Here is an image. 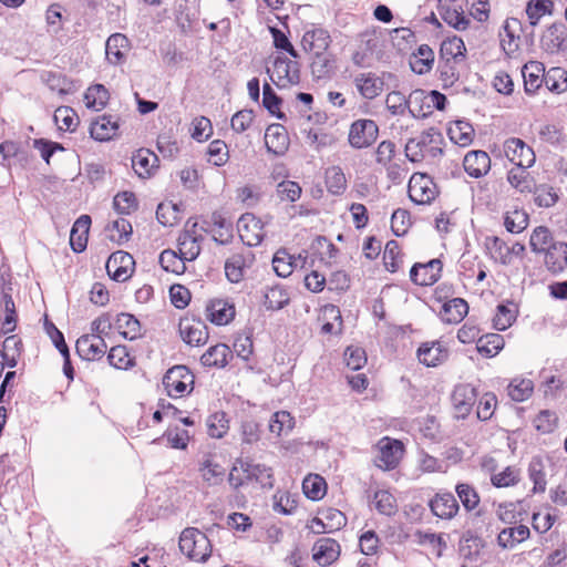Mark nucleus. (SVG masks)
Listing matches in <instances>:
<instances>
[{"label": "nucleus", "instance_id": "nucleus-47", "mask_svg": "<svg viewBox=\"0 0 567 567\" xmlns=\"http://www.w3.org/2000/svg\"><path fill=\"white\" fill-rule=\"evenodd\" d=\"M507 390L513 401L524 402L533 394L534 383L530 379L515 378L508 384Z\"/></svg>", "mask_w": 567, "mask_h": 567}, {"label": "nucleus", "instance_id": "nucleus-37", "mask_svg": "<svg viewBox=\"0 0 567 567\" xmlns=\"http://www.w3.org/2000/svg\"><path fill=\"white\" fill-rule=\"evenodd\" d=\"M466 48L461 38L452 37L441 43L440 59L462 62L465 59Z\"/></svg>", "mask_w": 567, "mask_h": 567}, {"label": "nucleus", "instance_id": "nucleus-16", "mask_svg": "<svg viewBox=\"0 0 567 567\" xmlns=\"http://www.w3.org/2000/svg\"><path fill=\"white\" fill-rule=\"evenodd\" d=\"M477 399L476 390L471 384H458L452 393V404L456 417H466Z\"/></svg>", "mask_w": 567, "mask_h": 567}, {"label": "nucleus", "instance_id": "nucleus-53", "mask_svg": "<svg viewBox=\"0 0 567 567\" xmlns=\"http://www.w3.org/2000/svg\"><path fill=\"white\" fill-rule=\"evenodd\" d=\"M544 78V84L554 93H561L567 90V72L561 68H550Z\"/></svg>", "mask_w": 567, "mask_h": 567}, {"label": "nucleus", "instance_id": "nucleus-33", "mask_svg": "<svg viewBox=\"0 0 567 567\" xmlns=\"http://www.w3.org/2000/svg\"><path fill=\"white\" fill-rule=\"evenodd\" d=\"M231 357V350L225 343H218L210 347L200 358V362L209 368H223L228 363Z\"/></svg>", "mask_w": 567, "mask_h": 567}, {"label": "nucleus", "instance_id": "nucleus-34", "mask_svg": "<svg viewBox=\"0 0 567 567\" xmlns=\"http://www.w3.org/2000/svg\"><path fill=\"white\" fill-rule=\"evenodd\" d=\"M557 238H555L551 231L545 226L536 227L529 238V246L534 252L544 254L551 248L557 243Z\"/></svg>", "mask_w": 567, "mask_h": 567}, {"label": "nucleus", "instance_id": "nucleus-28", "mask_svg": "<svg viewBox=\"0 0 567 567\" xmlns=\"http://www.w3.org/2000/svg\"><path fill=\"white\" fill-rule=\"evenodd\" d=\"M434 52L427 44H421L409 59L411 70L416 74H425L431 71L434 63Z\"/></svg>", "mask_w": 567, "mask_h": 567}, {"label": "nucleus", "instance_id": "nucleus-1", "mask_svg": "<svg viewBox=\"0 0 567 567\" xmlns=\"http://www.w3.org/2000/svg\"><path fill=\"white\" fill-rule=\"evenodd\" d=\"M179 549L189 559L204 563L212 555V544L208 537L197 528H185L179 537Z\"/></svg>", "mask_w": 567, "mask_h": 567}, {"label": "nucleus", "instance_id": "nucleus-27", "mask_svg": "<svg viewBox=\"0 0 567 567\" xmlns=\"http://www.w3.org/2000/svg\"><path fill=\"white\" fill-rule=\"evenodd\" d=\"M91 225L89 215L80 216L72 226L70 233V245L75 252H82L86 248L87 235Z\"/></svg>", "mask_w": 567, "mask_h": 567}, {"label": "nucleus", "instance_id": "nucleus-36", "mask_svg": "<svg viewBox=\"0 0 567 567\" xmlns=\"http://www.w3.org/2000/svg\"><path fill=\"white\" fill-rule=\"evenodd\" d=\"M157 156L148 150H138L132 157V167L140 177L150 176L156 166Z\"/></svg>", "mask_w": 567, "mask_h": 567}, {"label": "nucleus", "instance_id": "nucleus-31", "mask_svg": "<svg viewBox=\"0 0 567 567\" xmlns=\"http://www.w3.org/2000/svg\"><path fill=\"white\" fill-rule=\"evenodd\" d=\"M408 103L409 113L415 118L426 117L432 113L430 105V92L427 93L420 89L414 90L410 93Z\"/></svg>", "mask_w": 567, "mask_h": 567}, {"label": "nucleus", "instance_id": "nucleus-56", "mask_svg": "<svg viewBox=\"0 0 567 567\" xmlns=\"http://www.w3.org/2000/svg\"><path fill=\"white\" fill-rule=\"evenodd\" d=\"M312 249L319 256L320 261L331 265L338 256V248L326 237L319 236L312 244Z\"/></svg>", "mask_w": 567, "mask_h": 567}, {"label": "nucleus", "instance_id": "nucleus-18", "mask_svg": "<svg viewBox=\"0 0 567 567\" xmlns=\"http://www.w3.org/2000/svg\"><path fill=\"white\" fill-rule=\"evenodd\" d=\"M429 506L432 514L441 519H452L460 509L456 498L450 492L436 493Z\"/></svg>", "mask_w": 567, "mask_h": 567}, {"label": "nucleus", "instance_id": "nucleus-54", "mask_svg": "<svg viewBox=\"0 0 567 567\" xmlns=\"http://www.w3.org/2000/svg\"><path fill=\"white\" fill-rule=\"evenodd\" d=\"M528 167L516 166L507 174L508 183L520 193L532 192L533 178L527 172Z\"/></svg>", "mask_w": 567, "mask_h": 567}, {"label": "nucleus", "instance_id": "nucleus-32", "mask_svg": "<svg viewBox=\"0 0 567 567\" xmlns=\"http://www.w3.org/2000/svg\"><path fill=\"white\" fill-rule=\"evenodd\" d=\"M250 267L241 255H234L225 264V274L230 284H239L248 279Z\"/></svg>", "mask_w": 567, "mask_h": 567}, {"label": "nucleus", "instance_id": "nucleus-38", "mask_svg": "<svg viewBox=\"0 0 567 567\" xmlns=\"http://www.w3.org/2000/svg\"><path fill=\"white\" fill-rule=\"evenodd\" d=\"M528 476L533 482V492L543 493L546 489V464L542 457L535 456L530 460L528 465Z\"/></svg>", "mask_w": 567, "mask_h": 567}, {"label": "nucleus", "instance_id": "nucleus-5", "mask_svg": "<svg viewBox=\"0 0 567 567\" xmlns=\"http://www.w3.org/2000/svg\"><path fill=\"white\" fill-rule=\"evenodd\" d=\"M378 455L374 463L379 468L389 471L395 468L404 453V446L399 440L382 437L377 444Z\"/></svg>", "mask_w": 567, "mask_h": 567}, {"label": "nucleus", "instance_id": "nucleus-8", "mask_svg": "<svg viewBox=\"0 0 567 567\" xmlns=\"http://www.w3.org/2000/svg\"><path fill=\"white\" fill-rule=\"evenodd\" d=\"M105 268L112 280L122 284L131 278L135 268V261L132 255L118 250L109 257Z\"/></svg>", "mask_w": 567, "mask_h": 567}, {"label": "nucleus", "instance_id": "nucleus-41", "mask_svg": "<svg viewBox=\"0 0 567 567\" xmlns=\"http://www.w3.org/2000/svg\"><path fill=\"white\" fill-rule=\"evenodd\" d=\"M302 489L309 499L319 501L326 495L327 483L320 475L309 474L302 482Z\"/></svg>", "mask_w": 567, "mask_h": 567}, {"label": "nucleus", "instance_id": "nucleus-21", "mask_svg": "<svg viewBox=\"0 0 567 567\" xmlns=\"http://www.w3.org/2000/svg\"><path fill=\"white\" fill-rule=\"evenodd\" d=\"M312 553L315 561L320 566H328L338 559L340 545L332 538H320L315 543Z\"/></svg>", "mask_w": 567, "mask_h": 567}, {"label": "nucleus", "instance_id": "nucleus-19", "mask_svg": "<svg viewBox=\"0 0 567 567\" xmlns=\"http://www.w3.org/2000/svg\"><path fill=\"white\" fill-rule=\"evenodd\" d=\"M416 355L422 364L437 367L447 359L449 351L440 341H431L422 343Z\"/></svg>", "mask_w": 567, "mask_h": 567}, {"label": "nucleus", "instance_id": "nucleus-3", "mask_svg": "<svg viewBox=\"0 0 567 567\" xmlns=\"http://www.w3.org/2000/svg\"><path fill=\"white\" fill-rule=\"evenodd\" d=\"M378 135L379 127L373 120L359 118L350 125L348 142L353 148H367L377 141Z\"/></svg>", "mask_w": 567, "mask_h": 567}, {"label": "nucleus", "instance_id": "nucleus-50", "mask_svg": "<svg viewBox=\"0 0 567 567\" xmlns=\"http://www.w3.org/2000/svg\"><path fill=\"white\" fill-rule=\"evenodd\" d=\"M528 214L524 209L515 208L505 214L504 226L512 234H519L528 226Z\"/></svg>", "mask_w": 567, "mask_h": 567}, {"label": "nucleus", "instance_id": "nucleus-62", "mask_svg": "<svg viewBox=\"0 0 567 567\" xmlns=\"http://www.w3.org/2000/svg\"><path fill=\"white\" fill-rule=\"evenodd\" d=\"M487 249L492 258L503 265L511 264L509 246L498 237L487 239Z\"/></svg>", "mask_w": 567, "mask_h": 567}, {"label": "nucleus", "instance_id": "nucleus-15", "mask_svg": "<svg viewBox=\"0 0 567 567\" xmlns=\"http://www.w3.org/2000/svg\"><path fill=\"white\" fill-rule=\"evenodd\" d=\"M178 330L183 341L189 346H200L208 340L207 327L200 320L183 318L179 321Z\"/></svg>", "mask_w": 567, "mask_h": 567}, {"label": "nucleus", "instance_id": "nucleus-9", "mask_svg": "<svg viewBox=\"0 0 567 567\" xmlns=\"http://www.w3.org/2000/svg\"><path fill=\"white\" fill-rule=\"evenodd\" d=\"M504 154L516 166L532 167L535 164L536 156L530 146L517 137L507 138L504 142Z\"/></svg>", "mask_w": 567, "mask_h": 567}, {"label": "nucleus", "instance_id": "nucleus-39", "mask_svg": "<svg viewBox=\"0 0 567 567\" xmlns=\"http://www.w3.org/2000/svg\"><path fill=\"white\" fill-rule=\"evenodd\" d=\"M529 536L528 527L524 525L504 528L497 537L498 545L503 548H513Z\"/></svg>", "mask_w": 567, "mask_h": 567}, {"label": "nucleus", "instance_id": "nucleus-52", "mask_svg": "<svg viewBox=\"0 0 567 567\" xmlns=\"http://www.w3.org/2000/svg\"><path fill=\"white\" fill-rule=\"evenodd\" d=\"M461 62L440 59L437 64V71L440 80L443 83V87H451L460 79L458 64Z\"/></svg>", "mask_w": 567, "mask_h": 567}, {"label": "nucleus", "instance_id": "nucleus-13", "mask_svg": "<svg viewBox=\"0 0 567 567\" xmlns=\"http://www.w3.org/2000/svg\"><path fill=\"white\" fill-rule=\"evenodd\" d=\"M75 348L82 359L93 361L105 354L107 344L100 334H84L78 339Z\"/></svg>", "mask_w": 567, "mask_h": 567}, {"label": "nucleus", "instance_id": "nucleus-10", "mask_svg": "<svg viewBox=\"0 0 567 567\" xmlns=\"http://www.w3.org/2000/svg\"><path fill=\"white\" fill-rule=\"evenodd\" d=\"M352 83L362 99L373 100L384 89V81L374 72H359L352 75Z\"/></svg>", "mask_w": 567, "mask_h": 567}, {"label": "nucleus", "instance_id": "nucleus-24", "mask_svg": "<svg viewBox=\"0 0 567 567\" xmlns=\"http://www.w3.org/2000/svg\"><path fill=\"white\" fill-rule=\"evenodd\" d=\"M265 144L269 152L276 155H282L289 144L288 135L285 127L280 124L268 126L265 133Z\"/></svg>", "mask_w": 567, "mask_h": 567}, {"label": "nucleus", "instance_id": "nucleus-4", "mask_svg": "<svg viewBox=\"0 0 567 567\" xmlns=\"http://www.w3.org/2000/svg\"><path fill=\"white\" fill-rule=\"evenodd\" d=\"M194 375L185 365L171 368L163 378V385L168 395L174 398L183 396L192 391Z\"/></svg>", "mask_w": 567, "mask_h": 567}, {"label": "nucleus", "instance_id": "nucleus-49", "mask_svg": "<svg viewBox=\"0 0 567 567\" xmlns=\"http://www.w3.org/2000/svg\"><path fill=\"white\" fill-rule=\"evenodd\" d=\"M128 44V40L124 34L114 33L109 37L105 44V54L106 59L113 63L117 64L122 58V49L126 48Z\"/></svg>", "mask_w": 567, "mask_h": 567}, {"label": "nucleus", "instance_id": "nucleus-2", "mask_svg": "<svg viewBox=\"0 0 567 567\" xmlns=\"http://www.w3.org/2000/svg\"><path fill=\"white\" fill-rule=\"evenodd\" d=\"M270 80L279 89L289 87L298 84L300 81L299 64L286 56H277L274 60L272 68H267Z\"/></svg>", "mask_w": 567, "mask_h": 567}, {"label": "nucleus", "instance_id": "nucleus-29", "mask_svg": "<svg viewBox=\"0 0 567 567\" xmlns=\"http://www.w3.org/2000/svg\"><path fill=\"white\" fill-rule=\"evenodd\" d=\"M544 261L553 274L561 272L567 267V243L557 240L544 256Z\"/></svg>", "mask_w": 567, "mask_h": 567}, {"label": "nucleus", "instance_id": "nucleus-51", "mask_svg": "<svg viewBox=\"0 0 567 567\" xmlns=\"http://www.w3.org/2000/svg\"><path fill=\"white\" fill-rule=\"evenodd\" d=\"M290 300L285 286H270L265 292V306L270 310L284 308Z\"/></svg>", "mask_w": 567, "mask_h": 567}, {"label": "nucleus", "instance_id": "nucleus-58", "mask_svg": "<svg viewBox=\"0 0 567 567\" xmlns=\"http://www.w3.org/2000/svg\"><path fill=\"white\" fill-rule=\"evenodd\" d=\"M440 14L447 24L456 30H465L470 24V19L464 16L463 11H458L455 6H442Z\"/></svg>", "mask_w": 567, "mask_h": 567}, {"label": "nucleus", "instance_id": "nucleus-59", "mask_svg": "<svg viewBox=\"0 0 567 567\" xmlns=\"http://www.w3.org/2000/svg\"><path fill=\"white\" fill-rule=\"evenodd\" d=\"M246 468L249 474V481H256L262 487H272V472L270 467L246 461Z\"/></svg>", "mask_w": 567, "mask_h": 567}, {"label": "nucleus", "instance_id": "nucleus-64", "mask_svg": "<svg viewBox=\"0 0 567 567\" xmlns=\"http://www.w3.org/2000/svg\"><path fill=\"white\" fill-rule=\"evenodd\" d=\"M455 491L466 511H473L478 506L481 499L473 486L462 483L456 485Z\"/></svg>", "mask_w": 567, "mask_h": 567}, {"label": "nucleus", "instance_id": "nucleus-60", "mask_svg": "<svg viewBox=\"0 0 567 567\" xmlns=\"http://www.w3.org/2000/svg\"><path fill=\"white\" fill-rule=\"evenodd\" d=\"M293 427V417L287 411H278L272 414L269 422V431L280 436L289 432Z\"/></svg>", "mask_w": 567, "mask_h": 567}, {"label": "nucleus", "instance_id": "nucleus-61", "mask_svg": "<svg viewBox=\"0 0 567 567\" xmlns=\"http://www.w3.org/2000/svg\"><path fill=\"white\" fill-rule=\"evenodd\" d=\"M177 204L161 203L156 209V218L163 226H174L181 219Z\"/></svg>", "mask_w": 567, "mask_h": 567}, {"label": "nucleus", "instance_id": "nucleus-43", "mask_svg": "<svg viewBox=\"0 0 567 567\" xmlns=\"http://www.w3.org/2000/svg\"><path fill=\"white\" fill-rule=\"evenodd\" d=\"M334 69V58L331 53H313L311 72L317 79L329 76Z\"/></svg>", "mask_w": 567, "mask_h": 567}, {"label": "nucleus", "instance_id": "nucleus-35", "mask_svg": "<svg viewBox=\"0 0 567 567\" xmlns=\"http://www.w3.org/2000/svg\"><path fill=\"white\" fill-rule=\"evenodd\" d=\"M518 313L517 305L514 302L501 303L496 308L493 318V327L498 331L508 329L516 320Z\"/></svg>", "mask_w": 567, "mask_h": 567}, {"label": "nucleus", "instance_id": "nucleus-6", "mask_svg": "<svg viewBox=\"0 0 567 567\" xmlns=\"http://www.w3.org/2000/svg\"><path fill=\"white\" fill-rule=\"evenodd\" d=\"M409 197L417 205L430 204L437 195L433 179L423 173H414L409 181Z\"/></svg>", "mask_w": 567, "mask_h": 567}, {"label": "nucleus", "instance_id": "nucleus-12", "mask_svg": "<svg viewBox=\"0 0 567 567\" xmlns=\"http://www.w3.org/2000/svg\"><path fill=\"white\" fill-rule=\"evenodd\" d=\"M347 524V518L342 512L334 508H328L319 513L310 523V529L315 534L332 533L341 529Z\"/></svg>", "mask_w": 567, "mask_h": 567}, {"label": "nucleus", "instance_id": "nucleus-17", "mask_svg": "<svg viewBox=\"0 0 567 567\" xmlns=\"http://www.w3.org/2000/svg\"><path fill=\"white\" fill-rule=\"evenodd\" d=\"M443 264L440 259L427 262H416L410 269V279L413 284H435L440 280Z\"/></svg>", "mask_w": 567, "mask_h": 567}, {"label": "nucleus", "instance_id": "nucleus-45", "mask_svg": "<svg viewBox=\"0 0 567 567\" xmlns=\"http://www.w3.org/2000/svg\"><path fill=\"white\" fill-rule=\"evenodd\" d=\"M474 130L472 125L464 121H456L447 128L450 140L460 145L467 146L473 140Z\"/></svg>", "mask_w": 567, "mask_h": 567}, {"label": "nucleus", "instance_id": "nucleus-46", "mask_svg": "<svg viewBox=\"0 0 567 567\" xmlns=\"http://www.w3.org/2000/svg\"><path fill=\"white\" fill-rule=\"evenodd\" d=\"M326 186L333 195L342 194L347 188V178L340 166H331L326 169Z\"/></svg>", "mask_w": 567, "mask_h": 567}, {"label": "nucleus", "instance_id": "nucleus-11", "mask_svg": "<svg viewBox=\"0 0 567 567\" xmlns=\"http://www.w3.org/2000/svg\"><path fill=\"white\" fill-rule=\"evenodd\" d=\"M237 227L241 240L250 247L258 246L266 235L261 220L249 213L239 218Z\"/></svg>", "mask_w": 567, "mask_h": 567}, {"label": "nucleus", "instance_id": "nucleus-20", "mask_svg": "<svg viewBox=\"0 0 567 567\" xmlns=\"http://www.w3.org/2000/svg\"><path fill=\"white\" fill-rule=\"evenodd\" d=\"M465 172L474 178L485 176L491 169V157L485 151H471L463 161Z\"/></svg>", "mask_w": 567, "mask_h": 567}, {"label": "nucleus", "instance_id": "nucleus-23", "mask_svg": "<svg viewBox=\"0 0 567 567\" xmlns=\"http://www.w3.org/2000/svg\"><path fill=\"white\" fill-rule=\"evenodd\" d=\"M206 312L207 319L217 326L227 324L235 317L234 305L221 299L212 300L206 308Z\"/></svg>", "mask_w": 567, "mask_h": 567}, {"label": "nucleus", "instance_id": "nucleus-42", "mask_svg": "<svg viewBox=\"0 0 567 567\" xmlns=\"http://www.w3.org/2000/svg\"><path fill=\"white\" fill-rule=\"evenodd\" d=\"M109 91L102 84L90 86L84 94V102L87 109L100 111L105 107L109 101Z\"/></svg>", "mask_w": 567, "mask_h": 567}, {"label": "nucleus", "instance_id": "nucleus-7", "mask_svg": "<svg viewBox=\"0 0 567 567\" xmlns=\"http://www.w3.org/2000/svg\"><path fill=\"white\" fill-rule=\"evenodd\" d=\"M433 142H443L442 134L431 127L421 133L420 136L410 138L405 144V156L410 162L419 163L426 158L427 147L433 144Z\"/></svg>", "mask_w": 567, "mask_h": 567}, {"label": "nucleus", "instance_id": "nucleus-14", "mask_svg": "<svg viewBox=\"0 0 567 567\" xmlns=\"http://www.w3.org/2000/svg\"><path fill=\"white\" fill-rule=\"evenodd\" d=\"M307 264V255H290L286 249H279L272 258V268L280 278L289 277L297 268L303 269Z\"/></svg>", "mask_w": 567, "mask_h": 567}, {"label": "nucleus", "instance_id": "nucleus-25", "mask_svg": "<svg viewBox=\"0 0 567 567\" xmlns=\"http://www.w3.org/2000/svg\"><path fill=\"white\" fill-rule=\"evenodd\" d=\"M118 120L112 115H102L91 124V136L96 141H109L117 135Z\"/></svg>", "mask_w": 567, "mask_h": 567}, {"label": "nucleus", "instance_id": "nucleus-63", "mask_svg": "<svg viewBox=\"0 0 567 567\" xmlns=\"http://www.w3.org/2000/svg\"><path fill=\"white\" fill-rule=\"evenodd\" d=\"M553 2L550 0H530L526 7V14L532 25H536L542 17L550 14Z\"/></svg>", "mask_w": 567, "mask_h": 567}, {"label": "nucleus", "instance_id": "nucleus-30", "mask_svg": "<svg viewBox=\"0 0 567 567\" xmlns=\"http://www.w3.org/2000/svg\"><path fill=\"white\" fill-rule=\"evenodd\" d=\"M467 312V302L462 298H453L443 303L440 315L442 320L447 323H458Z\"/></svg>", "mask_w": 567, "mask_h": 567}, {"label": "nucleus", "instance_id": "nucleus-22", "mask_svg": "<svg viewBox=\"0 0 567 567\" xmlns=\"http://www.w3.org/2000/svg\"><path fill=\"white\" fill-rule=\"evenodd\" d=\"M545 66L542 62L529 61L522 69L524 89L528 94L535 93L544 83Z\"/></svg>", "mask_w": 567, "mask_h": 567}, {"label": "nucleus", "instance_id": "nucleus-44", "mask_svg": "<svg viewBox=\"0 0 567 567\" xmlns=\"http://www.w3.org/2000/svg\"><path fill=\"white\" fill-rule=\"evenodd\" d=\"M505 341L498 333H487L477 340V351L485 357H495L503 348Z\"/></svg>", "mask_w": 567, "mask_h": 567}, {"label": "nucleus", "instance_id": "nucleus-57", "mask_svg": "<svg viewBox=\"0 0 567 567\" xmlns=\"http://www.w3.org/2000/svg\"><path fill=\"white\" fill-rule=\"evenodd\" d=\"M373 499L375 508L380 514L392 516L398 512L396 499L389 491H377Z\"/></svg>", "mask_w": 567, "mask_h": 567}, {"label": "nucleus", "instance_id": "nucleus-26", "mask_svg": "<svg viewBox=\"0 0 567 567\" xmlns=\"http://www.w3.org/2000/svg\"><path fill=\"white\" fill-rule=\"evenodd\" d=\"M331 39L327 30L315 28L305 32L301 43L306 51L322 53L328 50Z\"/></svg>", "mask_w": 567, "mask_h": 567}, {"label": "nucleus", "instance_id": "nucleus-48", "mask_svg": "<svg viewBox=\"0 0 567 567\" xmlns=\"http://www.w3.org/2000/svg\"><path fill=\"white\" fill-rule=\"evenodd\" d=\"M185 258L173 250H164L161 252L158 262L163 270L174 275H182L186 270Z\"/></svg>", "mask_w": 567, "mask_h": 567}, {"label": "nucleus", "instance_id": "nucleus-55", "mask_svg": "<svg viewBox=\"0 0 567 567\" xmlns=\"http://www.w3.org/2000/svg\"><path fill=\"white\" fill-rule=\"evenodd\" d=\"M117 328L125 339L135 340L141 336L140 321L130 313H121L116 319Z\"/></svg>", "mask_w": 567, "mask_h": 567}, {"label": "nucleus", "instance_id": "nucleus-40", "mask_svg": "<svg viewBox=\"0 0 567 567\" xmlns=\"http://www.w3.org/2000/svg\"><path fill=\"white\" fill-rule=\"evenodd\" d=\"M199 472L208 485H217L223 481L225 468L207 455L199 465Z\"/></svg>", "mask_w": 567, "mask_h": 567}]
</instances>
